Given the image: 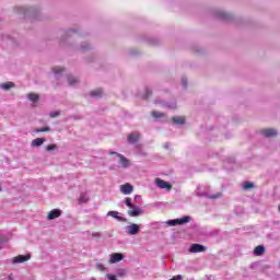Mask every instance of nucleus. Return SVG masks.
I'll list each match as a JSON object with an SVG mask.
<instances>
[{
  "label": "nucleus",
  "instance_id": "obj_1",
  "mask_svg": "<svg viewBox=\"0 0 280 280\" xmlns=\"http://www.w3.org/2000/svg\"><path fill=\"white\" fill-rule=\"evenodd\" d=\"M141 231V225L137 224V223H130L127 228H126V233L127 235H139V232Z\"/></svg>",
  "mask_w": 280,
  "mask_h": 280
},
{
  "label": "nucleus",
  "instance_id": "obj_2",
  "mask_svg": "<svg viewBox=\"0 0 280 280\" xmlns=\"http://www.w3.org/2000/svg\"><path fill=\"white\" fill-rule=\"evenodd\" d=\"M156 187H159V189H165L166 191H172V184H170L168 182H165L161 178H155L154 180Z\"/></svg>",
  "mask_w": 280,
  "mask_h": 280
},
{
  "label": "nucleus",
  "instance_id": "obj_3",
  "mask_svg": "<svg viewBox=\"0 0 280 280\" xmlns=\"http://www.w3.org/2000/svg\"><path fill=\"white\" fill-rule=\"evenodd\" d=\"M128 215L130 218H139V215H143V210L140 207L132 206V208H129Z\"/></svg>",
  "mask_w": 280,
  "mask_h": 280
},
{
  "label": "nucleus",
  "instance_id": "obj_4",
  "mask_svg": "<svg viewBox=\"0 0 280 280\" xmlns=\"http://www.w3.org/2000/svg\"><path fill=\"white\" fill-rule=\"evenodd\" d=\"M30 259H32V255H30V254L19 255V256L13 258L12 262L13 264H23L25 261H30Z\"/></svg>",
  "mask_w": 280,
  "mask_h": 280
},
{
  "label": "nucleus",
  "instance_id": "obj_5",
  "mask_svg": "<svg viewBox=\"0 0 280 280\" xmlns=\"http://www.w3.org/2000/svg\"><path fill=\"white\" fill-rule=\"evenodd\" d=\"M117 158L119 159V163H120L121 167H124L125 170L130 167V165H132L130 160L125 158L122 154H117Z\"/></svg>",
  "mask_w": 280,
  "mask_h": 280
},
{
  "label": "nucleus",
  "instance_id": "obj_6",
  "mask_svg": "<svg viewBox=\"0 0 280 280\" xmlns=\"http://www.w3.org/2000/svg\"><path fill=\"white\" fill-rule=\"evenodd\" d=\"M205 250H207V247L201 244H192L189 249L190 253H205Z\"/></svg>",
  "mask_w": 280,
  "mask_h": 280
},
{
  "label": "nucleus",
  "instance_id": "obj_7",
  "mask_svg": "<svg viewBox=\"0 0 280 280\" xmlns=\"http://www.w3.org/2000/svg\"><path fill=\"white\" fill-rule=\"evenodd\" d=\"M133 189L135 188L129 183L120 186V191L121 194H125V196L130 195V192L133 191Z\"/></svg>",
  "mask_w": 280,
  "mask_h": 280
},
{
  "label": "nucleus",
  "instance_id": "obj_8",
  "mask_svg": "<svg viewBox=\"0 0 280 280\" xmlns=\"http://www.w3.org/2000/svg\"><path fill=\"white\" fill-rule=\"evenodd\" d=\"M62 215V211L60 209H54L48 213V220H56V218H60Z\"/></svg>",
  "mask_w": 280,
  "mask_h": 280
},
{
  "label": "nucleus",
  "instance_id": "obj_9",
  "mask_svg": "<svg viewBox=\"0 0 280 280\" xmlns=\"http://www.w3.org/2000/svg\"><path fill=\"white\" fill-rule=\"evenodd\" d=\"M121 259H124V255L114 253L110 255L109 264H117V261H121Z\"/></svg>",
  "mask_w": 280,
  "mask_h": 280
},
{
  "label": "nucleus",
  "instance_id": "obj_10",
  "mask_svg": "<svg viewBox=\"0 0 280 280\" xmlns=\"http://www.w3.org/2000/svg\"><path fill=\"white\" fill-rule=\"evenodd\" d=\"M107 215H110V218H115V220H118V222H128V219L119 217V213L117 211H109Z\"/></svg>",
  "mask_w": 280,
  "mask_h": 280
},
{
  "label": "nucleus",
  "instance_id": "obj_11",
  "mask_svg": "<svg viewBox=\"0 0 280 280\" xmlns=\"http://www.w3.org/2000/svg\"><path fill=\"white\" fill-rule=\"evenodd\" d=\"M140 137L139 132L129 133L127 137L128 143H137Z\"/></svg>",
  "mask_w": 280,
  "mask_h": 280
},
{
  "label": "nucleus",
  "instance_id": "obj_12",
  "mask_svg": "<svg viewBox=\"0 0 280 280\" xmlns=\"http://www.w3.org/2000/svg\"><path fill=\"white\" fill-rule=\"evenodd\" d=\"M266 253V247H264V245H258L255 247L254 249V254L257 256V257H261V255H264Z\"/></svg>",
  "mask_w": 280,
  "mask_h": 280
},
{
  "label": "nucleus",
  "instance_id": "obj_13",
  "mask_svg": "<svg viewBox=\"0 0 280 280\" xmlns=\"http://www.w3.org/2000/svg\"><path fill=\"white\" fill-rule=\"evenodd\" d=\"M261 135L265 137H277V130L275 129H262Z\"/></svg>",
  "mask_w": 280,
  "mask_h": 280
},
{
  "label": "nucleus",
  "instance_id": "obj_14",
  "mask_svg": "<svg viewBox=\"0 0 280 280\" xmlns=\"http://www.w3.org/2000/svg\"><path fill=\"white\" fill-rule=\"evenodd\" d=\"M43 143H45L44 138H36L32 141L33 148H39V145H43Z\"/></svg>",
  "mask_w": 280,
  "mask_h": 280
},
{
  "label": "nucleus",
  "instance_id": "obj_15",
  "mask_svg": "<svg viewBox=\"0 0 280 280\" xmlns=\"http://www.w3.org/2000/svg\"><path fill=\"white\" fill-rule=\"evenodd\" d=\"M190 221H191V217H183V218L176 219V224L183 225V224H187Z\"/></svg>",
  "mask_w": 280,
  "mask_h": 280
},
{
  "label": "nucleus",
  "instance_id": "obj_16",
  "mask_svg": "<svg viewBox=\"0 0 280 280\" xmlns=\"http://www.w3.org/2000/svg\"><path fill=\"white\" fill-rule=\"evenodd\" d=\"M0 89H2L3 91H10V89H14V83L13 82L2 83L0 85Z\"/></svg>",
  "mask_w": 280,
  "mask_h": 280
},
{
  "label": "nucleus",
  "instance_id": "obj_17",
  "mask_svg": "<svg viewBox=\"0 0 280 280\" xmlns=\"http://www.w3.org/2000/svg\"><path fill=\"white\" fill-rule=\"evenodd\" d=\"M84 202H89V195H86L85 192H82L79 196V203L83 205Z\"/></svg>",
  "mask_w": 280,
  "mask_h": 280
},
{
  "label": "nucleus",
  "instance_id": "obj_18",
  "mask_svg": "<svg viewBox=\"0 0 280 280\" xmlns=\"http://www.w3.org/2000/svg\"><path fill=\"white\" fill-rule=\"evenodd\" d=\"M39 95L38 94H36V93H28L27 94V98L31 101V102H37L38 100H39Z\"/></svg>",
  "mask_w": 280,
  "mask_h": 280
},
{
  "label": "nucleus",
  "instance_id": "obj_19",
  "mask_svg": "<svg viewBox=\"0 0 280 280\" xmlns=\"http://www.w3.org/2000/svg\"><path fill=\"white\" fill-rule=\"evenodd\" d=\"M90 95L92 97H102V95H103L102 89H97V90L90 92Z\"/></svg>",
  "mask_w": 280,
  "mask_h": 280
},
{
  "label": "nucleus",
  "instance_id": "obj_20",
  "mask_svg": "<svg viewBox=\"0 0 280 280\" xmlns=\"http://www.w3.org/2000/svg\"><path fill=\"white\" fill-rule=\"evenodd\" d=\"M152 117H154L155 119H160L161 117H165V114L161 113V112H156V110H153L151 113Z\"/></svg>",
  "mask_w": 280,
  "mask_h": 280
},
{
  "label": "nucleus",
  "instance_id": "obj_21",
  "mask_svg": "<svg viewBox=\"0 0 280 280\" xmlns=\"http://www.w3.org/2000/svg\"><path fill=\"white\" fill-rule=\"evenodd\" d=\"M68 82L70 86H73V84H78L79 80L75 79V77L70 75L68 77Z\"/></svg>",
  "mask_w": 280,
  "mask_h": 280
},
{
  "label": "nucleus",
  "instance_id": "obj_22",
  "mask_svg": "<svg viewBox=\"0 0 280 280\" xmlns=\"http://www.w3.org/2000/svg\"><path fill=\"white\" fill-rule=\"evenodd\" d=\"M253 187H255V184H253L250 182H245L243 189H245V191H248V189H253Z\"/></svg>",
  "mask_w": 280,
  "mask_h": 280
},
{
  "label": "nucleus",
  "instance_id": "obj_23",
  "mask_svg": "<svg viewBox=\"0 0 280 280\" xmlns=\"http://www.w3.org/2000/svg\"><path fill=\"white\" fill-rule=\"evenodd\" d=\"M125 205H127V207H128L129 209H131L132 207H135V205H132V199H131L130 197H127V198L125 199Z\"/></svg>",
  "mask_w": 280,
  "mask_h": 280
},
{
  "label": "nucleus",
  "instance_id": "obj_24",
  "mask_svg": "<svg viewBox=\"0 0 280 280\" xmlns=\"http://www.w3.org/2000/svg\"><path fill=\"white\" fill-rule=\"evenodd\" d=\"M219 19H222L223 21H229L231 19V15H229V13H219Z\"/></svg>",
  "mask_w": 280,
  "mask_h": 280
},
{
  "label": "nucleus",
  "instance_id": "obj_25",
  "mask_svg": "<svg viewBox=\"0 0 280 280\" xmlns=\"http://www.w3.org/2000/svg\"><path fill=\"white\" fill-rule=\"evenodd\" d=\"M51 129L49 127L37 128L35 132H49Z\"/></svg>",
  "mask_w": 280,
  "mask_h": 280
},
{
  "label": "nucleus",
  "instance_id": "obj_26",
  "mask_svg": "<svg viewBox=\"0 0 280 280\" xmlns=\"http://www.w3.org/2000/svg\"><path fill=\"white\" fill-rule=\"evenodd\" d=\"M57 149H58V145H56V144H48L46 147L47 152H51V151L57 150Z\"/></svg>",
  "mask_w": 280,
  "mask_h": 280
},
{
  "label": "nucleus",
  "instance_id": "obj_27",
  "mask_svg": "<svg viewBox=\"0 0 280 280\" xmlns=\"http://www.w3.org/2000/svg\"><path fill=\"white\" fill-rule=\"evenodd\" d=\"M176 124H180V125L185 124V116H178L176 118Z\"/></svg>",
  "mask_w": 280,
  "mask_h": 280
},
{
  "label": "nucleus",
  "instance_id": "obj_28",
  "mask_svg": "<svg viewBox=\"0 0 280 280\" xmlns=\"http://www.w3.org/2000/svg\"><path fill=\"white\" fill-rule=\"evenodd\" d=\"M54 73H61V71H65V68L55 67L52 68Z\"/></svg>",
  "mask_w": 280,
  "mask_h": 280
},
{
  "label": "nucleus",
  "instance_id": "obj_29",
  "mask_svg": "<svg viewBox=\"0 0 280 280\" xmlns=\"http://www.w3.org/2000/svg\"><path fill=\"white\" fill-rule=\"evenodd\" d=\"M150 95H152V91H150L149 89L145 90V94L142 96L143 100H148V97H150Z\"/></svg>",
  "mask_w": 280,
  "mask_h": 280
},
{
  "label": "nucleus",
  "instance_id": "obj_30",
  "mask_svg": "<svg viewBox=\"0 0 280 280\" xmlns=\"http://www.w3.org/2000/svg\"><path fill=\"white\" fill-rule=\"evenodd\" d=\"M166 224H167L168 226H176V219H174V220H168V221L166 222Z\"/></svg>",
  "mask_w": 280,
  "mask_h": 280
},
{
  "label": "nucleus",
  "instance_id": "obj_31",
  "mask_svg": "<svg viewBox=\"0 0 280 280\" xmlns=\"http://www.w3.org/2000/svg\"><path fill=\"white\" fill-rule=\"evenodd\" d=\"M96 268H97V270H100L101 272H104V270H106V267H104V265H102V264H97V265H96Z\"/></svg>",
  "mask_w": 280,
  "mask_h": 280
},
{
  "label": "nucleus",
  "instance_id": "obj_32",
  "mask_svg": "<svg viewBox=\"0 0 280 280\" xmlns=\"http://www.w3.org/2000/svg\"><path fill=\"white\" fill-rule=\"evenodd\" d=\"M106 278H107L108 280H117V276L110 275V273H107V275H106Z\"/></svg>",
  "mask_w": 280,
  "mask_h": 280
},
{
  "label": "nucleus",
  "instance_id": "obj_33",
  "mask_svg": "<svg viewBox=\"0 0 280 280\" xmlns=\"http://www.w3.org/2000/svg\"><path fill=\"white\" fill-rule=\"evenodd\" d=\"M92 236L95 237L96 240H100L101 234H100V232H93Z\"/></svg>",
  "mask_w": 280,
  "mask_h": 280
},
{
  "label": "nucleus",
  "instance_id": "obj_34",
  "mask_svg": "<svg viewBox=\"0 0 280 280\" xmlns=\"http://www.w3.org/2000/svg\"><path fill=\"white\" fill-rule=\"evenodd\" d=\"M58 115H60V112H51L50 113V117H58Z\"/></svg>",
  "mask_w": 280,
  "mask_h": 280
},
{
  "label": "nucleus",
  "instance_id": "obj_35",
  "mask_svg": "<svg viewBox=\"0 0 280 280\" xmlns=\"http://www.w3.org/2000/svg\"><path fill=\"white\" fill-rule=\"evenodd\" d=\"M182 84L184 88H187V79H182Z\"/></svg>",
  "mask_w": 280,
  "mask_h": 280
},
{
  "label": "nucleus",
  "instance_id": "obj_36",
  "mask_svg": "<svg viewBox=\"0 0 280 280\" xmlns=\"http://www.w3.org/2000/svg\"><path fill=\"white\" fill-rule=\"evenodd\" d=\"M109 154L110 155L115 154L117 156V154H121V153H118V152H115V151H110Z\"/></svg>",
  "mask_w": 280,
  "mask_h": 280
},
{
  "label": "nucleus",
  "instance_id": "obj_37",
  "mask_svg": "<svg viewBox=\"0 0 280 280\" xmlns=\"http://www.w3.org/2000/svg\"><path fill=\"white\" fill-rule=\"evenodd\" d=\"M220 196H221L220 194L217 195V196H211V199H212V200H215V198H220Z\"/></svg>",
  "mask_w": 280,
  "mask_h": 280
},
{
  "label": "nucleus",
  "instance_id": "obj_38",
  "mask_svg": "<svg viewBox=\"0 0 280 280\" xmlns=\"http://www.w3.org/2000/svg\"><path fill=\"white\" fill-rule=\"evenodd\" d=\"M180 279H183V277L180 275H177L176 280H180Z\"/></svg>",
  "mask_w": 280,
  "mask_h": 280
},
{
  "label": "nucleus",
  "instance_id": "obj_39",
  "mask_svg": "<svg viewBox=\"0 0 280 280\" xmlns=\"http://www.w3.org/2000/svg\"><path fill=\"white\" fill-rule=\"evenodd\" d=\"M173 121H174V124H176V117H173Z\"/></svg>",
  "mask_w": 280,
  "mask_h": 280
},
{
  "label": "nucleus",
  "instance_id": "obj_40",
  "mask_svg": "<svg viewBox=\"0 0 280 280\" xmlns=\"http://www.w3.org/2000/svg\"><path fill=\"white\" fill-rule=\"evenodd\" d=\"M124 276V273H119V277H122Z\"/></svg>",
  "mask_w": 280,
  "mask_h": 280
},
{
  "label": "nucleus",
  "instance_id": "obj_41",
  "mask_svg": "<svg viewBox=\"0 0 280 280\" xmlns=\"http://www.w3.org/2000/svg\"><path fill=\"white\" fill-rule=\"evenodd\" d=\"M278 211L280 212V205H279V207H278Z\"/></svg>",
  "mask_w": 280,
  "mask_h": 280
}]
</instances>
